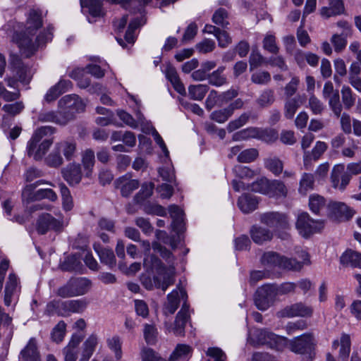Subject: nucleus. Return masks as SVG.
I'll use <instances>...</instances> for the list:
<instances>
[{
  "label": "nucleus",
  "instance_id": "nucleus-1",
  "mask_svg": "<svg viewBox=\"0 0 361 361\" xmlns=\"http://www.w3.org/2000/svg\"><path fill=\"white\" fill-rule=\"evenodd\" d=\"M43 25L42 11L38 8H31L27 16L26 27L25 31H15L13 41L16 43L21 54L25 58L33 56L40 47L51 41L53 37V27L49 26L44 30L33 40L37 31Z\"/></svg>",
  "mask_w": 361,
  "mask_h": 361
},
{
  "label": "nucleus",
  "instance_id": "nucleus-2",
  "mask_svg": "<svg viewBox=\"0 0 361 361\" xmlns=\"http://www.w3.org/2000/svg\"><path fill=\"white\" fill-rule=\"evenodd\" d=\"M302 262L293 258H288L280 254L269 251L264 252L261 257V263L269 267H279L291 271H300L304 264H309L310 256L306 252H302Z\"/></svg>",
  "mask_w": 361,
  "mask_h": 361
},
{
  "label": "nucleus",
  "instance_id": "nucleus-3",
  "mask_svg": "<svg viewBox=\"0 0 361 361\" xmlns=\"http://www.w3.org/2000/svg\"><path fill=\"white\" fill-rule=\"evenodd\" d=\"M316 345L312 333H305L289 339V350L295 354L306 355L310 360L314 357Z\"/></svg>",
  "mask_w": 361,
  "mask_h": 361
},
{
  "label": "nucleus",
  "instance_id": "nucleus-4",
  "mask_svg": "<svg viewBox=\"0 0 361 361\" xmlns=\"http://www.w3.org/2000/svg\"><path fill=\"white\" fill-rule=\"evenodd\" d=\"M295 226L299 233L302 237L307 238L324 228V221L314 220L307 212H303L298 214Z\"/></svg>",
  "mask_w": 361,
  "mask_h": 361
},
{
  "label": "nucleus",
  "instance_id": "nucleus-5",
  "mask_svg": "<svg viewBox=\"0 0 361 361\" xmlns=\"http://www.w3.org/2000/svg\"><path fill=\"white\" fill-rule=\"evenodd\" d=\"M59 106L62 109L61 113L67 119V123L72 120L76 114L83 112L85 109V104L77 94L63 97L59 101Z\"/></svg>",
  "mask_w": 361,
  "mask_h": 361
},
{
  "label": "nucleus",
  "instance_id": "nucleus-6",
  "mask_svg": "<svg viewBox=\"0 0 361 361\" xmlns=\"http://www.w3.org/2000/svg\"><path fill=\"white\" fill-rule=\"evenodd\" d=\"M276 297L275 284H265L257 289L254 296L255 304L257 309L264 311L274 303Z\"/></svg>",
  "mask_w": 361,
  "mask_h": 361
},
{
  "label": "nucleus",
  "instance_id": "nucleus-7",
  "mask_svg": "<svg viewBox=\"0 0 361 361\" xmlns=\"http://www.w3.org/2000/svg\"><path fill=\"white\" fill-rule=\"evenodd\" d=\"M10 68L13 75L24 85L30 83L32 79L30 69L25 65L19 56L11 54L9 59Z\"/></svg>",
  "mask_w": 361,
  "mask_h": 361
},
{
  "label": "nucleus",
  "instance_id": "nucleus-8",
  "mask_svg": "<svg viewBox=\"0 0 361 361\" xmlns=\"http://www.w3.org/2000/svg\"><path fill=\"white\" fill-rule=\"evenodd\" d=\"M62 228V221L46 212L39 216L36 223L37 231L40 235H44L49 231L60 232Z\"/></svg>",
  "mask_w": 361,
  "mask_h": 361
},
{
  "label": "nucleus",
  "instance_id": "nucleus-9",
  "mask_svg": "<svg viewBox=\"0 0 361 361\" xmlns=\"http://www.w3.org/2000/svg\"><path fill=\"white\" fill-rule=\"evenodd\" d=\"M330 217L336 221H349L356 213L355 209L341 202H333L329 204Z\"/></svg>",
  "mask_w": 361,
  "mask_h": 361
},
{
  "label": "nucleus",
  "instance_id": "nucleus-10",
  "mask_svg": "<svg viewBox=\"0 0 361 361\" xmlns=\"http://www.w3.org/2000/svg\"><path fill=\"white\" fill-rule=\"evenodd\" d=\"M258 337L261 343H269V347L276 351H283L286 347L289 348V339L286 337L263 330L259 331Z\"/></svg>",
  "mask_w": 361,
  "mask_h": 361
},
{
  "label": "nucleus",
  "instance_id": "nucleus-11",
  "mask_svg": "<svg viewBox=\"0 0 361 361\" xmlns=\"http://www.w3.org/2000/svg\"><path fill=\"white\" fill-rule=\"evenodd\" d=\"M39 142L40 140H34V138L31 137L27 145V155L32 157L36 161L42 159L53 143L51 139H45L39 144Z\"/></svg>",
  "mask_w": 361,
  "mask_h": 361
},
{
  "label": "nucleus",
  "instance_id": "nucleus-12",
  "mask_svg": "<svg viewBox=\"0 0 361 361\" xmlns=\"http://www.w3.org/2000/svg\"><path fill=\"white\" fill-rule=\"evenodd\" d=\"M313 309L302 302H296L288 305L280 310L277 314L280 317H310L312 315Z\"/></svg>",
  "mask_w": 361,
  "mask_h": 361
},
{
  "label": "nucleus",
  "instance_id": "nucleus-13",
  "mask_svg": "<svg viewBox=\"0 0 361 361\" xmlns=\"http://www.w3.org/2000/svg\"><path fill=\"white\" fill-rule=\"evenodd\" d=\"M259 221L269 228H286L288 221L287 216L278 212H269L260 215Z\"/></svg>",
  "mask_w": 361,
  "mask_h": 361
},
{
  "label": "nucleus",
  "instance_id": "nucleus-14",
  "mask_svg": "<svg viewBox=\"0 0 361 361\" xmlns=\"http://www.w3.org/2000/svg\"><path fill=\"white\" fill-rule=\"evenodd\" d=\"M190 319L189 305L184 302L181 309L176 314L173 326L171 327L173 333L178 336H184L185 325Z\"/></svg>",
  "mask_w": 361,
  "mask_h": 361
},
{
  "label": "nucleus",
  "instance_id": "nucleus-15",
  "mask_svg": "<svg viewBox=\"0 0 361 361\" xmlns=\"http://www.w3.org/2000/svg\"><path fill=\"white\" fill-rule=\"evenodd\" d=\"M141 280L142 285L147 290H152L155 287L161 289L164 292L174 283L173 276L171 274L164 276L162 279L159 276H154L153 279L149 276H142Z\"/></svg>",
  "mask_w": 361,
  "mask_h": 361
},
{
  "label": "nucleus",
  "instance_id": "nucleus-16",
  "mask_svg": "<svg viewBox=\"0 0 361 361\" xmlns=\"http://www.w3.org/2000/svg\"><path fill=\"white\" fill-rule=\"evenodd\" d=\"M19 361H41L39 350L35 338H31L21 350Z\"/></svg>",
  "mask_w": 361,
  "mask_h": 361
},
{
  "label": "nucleus",
  "instance_id": "nucleus-17",
  "mask_svg": "<svg viewBox=\"0 0 361 361\" xmlns=\"http://www.w3.org/2000/svg\"><path fill=\"white\" fill-rule=\"evenodd\" d=\"M143 265L147 272L156 273L158 276L169 274L166 271V266L161 259L154 255H149L144 259Z\"/></svg>",
  "mask_w": 361,
  "mask_h": 361
},
{
  "label": "nucleus",
  "instance_id": "nucleus-18",
  "mask_svg": "<svg viewBox=\"0 0 361 361\" xmlns=\"http://www.w3.org/2000/svg\"><path fill=\"white\" fill-rule=\"evenodd\" d=\"M169 212L172 219V230L178 235L183 233L185 230L183 211L178 206L172 204L169 206Z\"/></svg>",
  "mask_w": 361,
  "mask_h": 361
},
{
  "label": "nucleus",
  "instance_id": "nucleus-19",
  "mask_svg": "<svg viewBox=\"0 0 361 361\" xmlns=\"http://www.w3.org/2000/svg\"><path fill=\"white\" fill-rule=\"evenodd\" d=\"M63 178L71 185H78L82 179V173L80 164L72 163L62 170Z\"/></svg>",
  "mask_w": 361,
  "mask_h": 361
},
{
  "label": "nucleus",
  "instance_id": "nucleus-20",
  "mask_svg": "<svg viewBox=\"0 0 361 361\" xmlns=\"http://www.w3.org/2000/svg\"><path fill=\"white\" fill-rule=\"evenodd\" d=\"M116 187L120 188L123 197H128L137 189L140 183L137 180L130 179L128 175L120 177L115 181Z\"/></svg>",
  "mask_w": 361,
  "mask_h": 361
},
{
  "label": "nucleus",
  "instance_id": "nucleus-21",
  "mask_svg": "<svg viewBox=\"0 0 361 361\" xmlns=\"http://www.w3.org/2000/svg\"><path fill=\"white\" fill-rule=\"evenodd\" d=\"M93 248L98 255L102 264L106 265L110 269L116 266V259L111 249L104 247L99 243H94Z\"/></svg>",
  "mask_w": 361,
  "mask_h": 361
},
{
  "label": "nucleus",
  "instance_id": "nucleus-22",
  "mask_svg": "<svg viewBox=\"0 0 361 361\" xmlns=\"http://www.w3.org/2000/svg\"><path fill=\"white\" fill-rule=\"evenodd\" d=\"M66 300L54 299L49 302L44 310V314L49 317L57 315L59 317H68Z\"/></svg>",
  "mask_w": 361,
  "mask_h": 361
},
{
  "label": "nucleus",
  "instance_id": "nucleus-23",
  "mask_svg": "<svg viewBox=\"0 0 361 361\" xmlns=\"http://www.w3.org/2000/svg\"><path fill=\"white\" fill-rule=\"evenodd\" d=\"M258 203L257 197L250 193H244L238 200V206L245 214L255 211L257 208Z\"/></svg>",
  "mask_w": 361,
  "mask_h": 361
},
{
  "label": "nucleus",
  "instance_id": "nucleus-24",
  "mask_svg": "<svg viewBox=\"0 0 361 361\" xmlns=\"http://www.w3.org/2000/svg\"><path fill=\"white\" fill-rule=\"evenodd\" d=\"M250 233L254 243L259 245L269 241L273 238V233L268 228L256 225L252 226Z\"/></svg>",
  "mask_w": 361,
  "mask_h": 361
},
{
  "label": "nucleus",
  "instance_id": "nucleus-25",
  "mask_svg": "<svg viewBox=\"0 0 361 361\" xmlns=\"http://www.w3.org/2000/svg\"><path fill=\"white\" fill-rule=\"evenodd\" d=\"M18 282V279L17 276L13 273H11L6 283L4 290V305L7 307L11 305L13 296L17 288Z\"/></svg>",
  "mask_w": 361,
  "mask_h": 361
},
{
  "label": "nucleus",
  "instance_id": "nucleus-26",
  "mask_svg": "<svg viewBox=\"0 0 361 361\" xmlns=\"http://www.w3.org/2000/svg\"><path fill=\"white\" fill-rule=\"evenodd\" d=\"M340 263L344 267L361 268V254L352 250H347L341 255Z\"/></svg>",
  "mask_w": 361,
  "mask_h": 361
},
{
  "label": "nucleus",
  "instance_id": "nucleus-27",
  "mask_svg": "<svg viewBox=\"0 0 361 361\" xmlns=\"http://www.w3.org/2000/svg\"><path fill=\"white\" fill-rule=\"evenodd\" d=\"M326 149L327 145L324 142L317 141L315 146L312 149L311 154L305 152L303 159L305 169H309L308 165L310 164L312 159H314V161L319 159Z\"/></svg>",
  "mask_w": 361,
  "mask_h": 361
},
{
  "label": "nucleus",
  "instance_id": "nucleus-28",
  "mask_svg": "<svg viewBox=\"0 0 361 361\" xmlns=\"http://www.w3.org/2000/svg\"><path fill=\"white\" fill-rule=\"evenodd\" d=\"M329 6H324L321 9V15L326 18L338 16L343 13L344 4L342 0H328Z\"/></svg>",
  "mask_w": 361,
  "mask_h": 361
},
{
  "label": "nucleus",
  "instance_id": "nucleus-29",
  "mask_svg": "<svg viewBox=\"0 0 361 361\" xmlns=\"http://www.w3.org/2000/svg\"><path fill=\"white\" fill-rule=\"evenodd\" d=\"M44 183V180H39L36 181L34 183L27 185L22 191V202L24 205H26L27 207V205L35 201H38V199H37V191H35V188L40 185L41 183Z\"/></svg>",
  "mask_w": 361,
  "mask_h": 361
},
{
  "label": "nucleus",
  "instance_id": "nucleus-30",
  "mask_svg": "<svg viewBox=\"0 0 361 361\" xmlns=\"http://www.w3.org/2000/svg\"><path fill=\"white\" fill-rule=\"evenodd\" d=\"M56 146L61 154L63 153L67 161L72 160L76 153V142L73 140H67L57 142Z\"/></svg>",
  "mask_w": 361,
  "mask_h": 361
},
{
  "label": "nucleus",
  "instance_id": "nucleus-31",
  "mask_svg": "<svg viewBox=\"0 0 361 361\" xmlns=\"http://www.w3.org/2000/svg\"><path fill=\"white\" fill-rule=\"evenodd\" d=\"M38 120L41 122H52L61 126L67 124V119L63 117L61 111H46L39 114Z\"/></svg>",
  "mask_w": 361,
  "mask_h": 361
},
{
  "label": "nucleus",
  "instance_id": "nucleus-32",
  "mask_svg": "<svg viewBox=\"0 0 361 361\" xmlns=\"http://www.w3.org/2000/svg\"><path fill=\"white\" fill-rule=\"evenodd\" d=\"M288 190L285 184L279 180H270L267 195L269 197H286Z\"/></svg>",
  "mask_w": 361,
  "mask_h": 361
},
{
  "label": "nucleus",
  "instance_id": "nucleus-33",
  "mask_svg": "<svg viewBox=\"0 0 361 361\" xmlns=\"http://www.w3.org/2000/svg\"><path fill=\"white\" fill-rule=\"evenodd\" d=\"M95 163L94 152L91 149H87L82 154V164L86 177H90Z\"/></svg>",
  "mask_w": 361,
  "mask_h": 361
},
{
  "label": "nucleus",
  "instance_id": "nucleus-34",
  "mask_svg": "<svg viewBox=\"0 0 361 361\" xmlns=\"http://www.w3.org/2000/svg\"><path fill=\"white\" fill-rule=\"evenodd\" d=\"M97 344V336L91 335L83 343V349L79 361H88L94 352Z\"/></svg>",
  "mask_w": 361,
  "mask_h": 361
},
{
  "label": "nucleus",
  "instance_id": "nucleus-35",
  "mask_svg": "<svg viewBox=\"0 0 361 361\" xmlns=\"http://www.w3.org/2000/svg\"><path fill=\"white\" fill-rule=\"evenodd\" d=\"M104 0H81V6L88 8L91 16L101 17L104 15L102 2Z\"/></svg>",
  "mask_w": 361,
  "mask_h": 361
},
{
  "label": "nucleus",
  "instance_id": "nucleus-36",
  "mask_svg": "<svg viewBox=\"0 0 361 361\" xmlns=\"http://www.w3.org/2000/svg\"><path fill=\"white\" fill-rule=\"evenodd\" d=\"M191 348L185 344H178L169 357V361H185L191 353Z\"/></svg>",
  "mask_w": 361,
  "mask_h": 361
},
{
  "label": "nucleus",
  "instance_id": "nucleus-37",
  "mask_svg": "<svg viewBox=\"0 0 361 361\" xmlns=\"http://www.w3.org/2000/svg\"><path fill=\"white\" fill-rule=\"evenodd\" d=\"M224 66H219L216 71L208 74L207 79L212 85L220 87L227 82L226 77L224 75Z\"/></svg>",
  "mask_w": 361,
  "mask_h": 361
},
{
  "label": "nucleus",
  "instance_id": "nucleus-38",
  "mask_svg": "<svg viewBox=\"0 0 361 361\" xmlns=\"http://www.w3.org/2000/svg\"><path fill=\"white\" fill-rule=\"evenodd\" d=\"M264 164V167L276 176H279L283 171V161L276 157L265 159Z\"/></svg>",
  "mask_w": 361,
  "mask_h": 361
},
{
  "label": "nucleus",
  "instance_id": "nucleus-39",
  "mask_svg": "<svg viewBox=\"0 0 361 361\" xmlns=\"http://www.w3.org/2000/svg\"><path fill=\"white\" fill-rule=\"evenodd\" d=\"M278 132L274 129L266 128L259 129L256 128L255 137L258 138L265 142L271 143L278 139Z\"/></svg>",
  "mask_w": 361,
  "mask_h": 361
},
{
  "label": "nucleus",
  "instance_id": "nucleus-40",
  "mask_svg": "<svg viewBox=\"0 0 361 361\" xmlns=\"http://www.w3.org/2000/svg\"><path fill=\"white\" fill-rule=\"evenodd\" d=\"M71 280L76 296L85 294L91 286V281L86 278H72Z\"/></svg>",
  "mask_w": 361,
  "mask_h": 361
},
{
  "label": "nucleus",
  "instance_id": "nucleus-41",
  "mask_svg": "<svg viewBox=\"0 0 361 361\" xmlns=\"http://www.w3.org/2000/svg\"><path fill=\"white\" fill-rule=\"evenodd\" d=\"M67 315L70 316L72 313H81L87 307V302L84 299L66 300Z\"/></svg>",
  "mask_w": 361,
  "mask_h": 361
},
{
  "label": "nucleus",
  "instance_id": "nucleus-42",
  "mask_svg": "<svg viewBox=\"0 0 361 361\" xmlns=\"http://www.w3.org/2000/svg\"><path fill=\"white\" fill-rule=\"evenodd\" d=\"M209 90L207 85H191L188 87V94L190 99L201 101Z\"/></svg>",
  "mask_w": 361,
  "mask_h": 361
},
{
  "label": "nucleus",
  "instance_id": "nucleus-43",
  "mask_svg": "<svg viewBox=\"0 0 361 361\" xmlns=\"http://www.w3.org/2000/svg\"><path fill=\"white\" fill-rule=\"evenodd\" d=\"M142 18H135L129 23L126 32L124 39L128 44H134L135 42V31L142 25Z\"/></svg>",
  "mask_w": 361,
  "mask_h": 361
},
{
  "label": "nucleus",
  "instance_id": "nucleus-44",
  "mask_svg": "<svg viewBox=\"0 0 361 361\" xmlns=\"http://www.w3.org/2000/svg\"><path fill=\"white\" fill-rule=\"evenodd\" d=\"M81 267V263L75 255L66 257L60 264V268L63 271H76Z\"/></svg>",
  "mask_w": 361,
  "mask_h": 361
},
{
  "label": "nucleus",
  "instance_id": "nucleus-45",
  "mask_svg": "<svg viewBox=\"0 0 361 361\" xmlns=\"http://www.w3.org/2000/svg\"><path fill=\"white\" fill-rule=\"evenodd\" d=\"M326 99H328L329 106L334 115L338 118L340 117L343 106L340 101L338 90H336L334 94H330V97H328Z\"/></svg>",
  "mask_w": 361,
  "mask_h": 361
},
{
  "label": "nucleus",
  "instance_id": "nucleus-46",
  "mask_svg": "<svg viewBox=\"0 0 361 361\" xmlns=\"http://www.w3.org/2000/svg\"><path fill=\"white\" fill-rule=\"evenodd\" d=\"M66 324L61 320L52 329L51 332V339L53 342L59 343L62 342L66 335Z\"/></svg>",
  "mask_w": 361,
  "mask_h": 361
},
{
  "label": "nucleus",
  "instance_id": "nucleus-47",
  "mask_svg": "<svg viewBox=\"0 0 361 361\" xmlns=\"http://www.w3.org/2000/svg\"><path fill=\"white\" fill-rule=\"evenodd\" d=\"M44 161L50 167L57 168L62 165L63 162V157L56 145H55L51 153L45 158Z\"/></svg>",
  "mask_w": 361,
  "mask_h": 361
},
{
  "label": "nucleus",
  "instance_id": "nucleus-48",
  "mask_svg": "<svg viewBox=\"0 0 361 361\" xmlns=\"http://www.w3.org/2000/svg\"><path fill=\"white\" fill-rule=\"evenodd\" d=\"M154 187V185L152 183L142 185L141 189L134 197L135 202L136 204H141L143 201L149 197L153 193Z\"/></svg>",
  "mask_w": 361,
  "mask_h": 361
},
{
  "label": "nucleus",
  "instance_id": "nucleus-49",
  "mask_svg": "<svg viewBox=\"0 0 361 361\" xmlns=\"http://www.w3.org/2000/svg\"><path fill=\"white\" fill-rule=\"evenodd\" d=\"M326 206L325 199L319 195H313L310 197V209L315 214H319L320 211Z\"/></svg>",
  "mask_w": 361,
  "mask_h": 361
},
{
  "label": "nucleus",
  "instance_id": "nucleus-50",
  "mask_svg": "<svg viewBox=\"0 0 361 361\" xmlns=\"http://www.w3.org/2000/svg\"><path fill=\"white\" fill-rule=\"evenodd\" d=\"M341 348L339 350V359L341 361H348L350 352V338L348 334H343L341 337Z\"/></svg>",
  "mask_w": 361,
  "mask_h": 361
},
{
  "label": "nucleus",
  "instance_id": "nucleus-51",
  "mask_svg": "<svg viewBox=\"0 0 361 361\" xmlns=\"http://www.w3.org/2000/svg\"><path fill=\"white\" fill-rule=\"evenodd\" d=\"M228 14L227 11L224 8H218L212 16V22L223 28H227L229 25L228 21Z\"/></svg>",
  "mask_w": 361,
  "mask_h": 361
},
{
  "label": "nucleus",
  "instance_id": "nucleus-52",
  "mask_svg": "<svg viewBox=\"0 0 361 361\" xmlns=\"http://www.w3.org/2000/svg\"><path fill=\"white\" fill-rule=\"evenodd\" d=\"M62 197L63 208L66 211H71L73 207V198L71 192L64 183L59 184Z\"/></svg>",
  "mask_w": 361,
  "mask_h": 361
},
{
  "label": "nucleus",
  "instance_id": "nucleus-53",
  "mask_svg": "<svg viewBox=\"0 0 361 361\" xmlns=\"http://www.w3.org/2000/svg\"><path fill=\"white\" fill-rule=\"evenodd\" d=\"M342 102L346 109H350L355 105L356 97L353 94L348 86H343L341 89Z\"/></svg>",
  "mask_w": 361,
  "mask_h": 361
},
{
  "label": "nucleus",
  "instance_id": "nucleus-54",
  "mask_svg": "<svg viewBox=\"0 0 361 361\" xmlns=\"http://www.w3.org/2000/svg\"><path fill=\"white\" fill-rule=\"evenodd\" d=\"M275 101L274 92L271 89L264 90L258 99L257 103L261 107H267L271 106Z\"/></svg>",
  "mask_w": 361,
  "mask_h": 361
},
{
  "label": "nucleus",
  "instance_id": "nucleus-55",
  "mask_svg": "<svg viewBox=\"0 0 361 361\" xmlns=\"http://www.w3.org/2000/svg\"><path fill=\"white\" fill-rule=\"evenodd\" d=\"M259 156L258 150L255 148L245 149L239 153L237 160L240 163H250L254 161Z\"/></svg>",
  "mask_w": 361,
  "mask_h": 361
},
{
  "label": "nucleus",
  "instance_id": "nucleus-56",
  "mask_svg": "<svg viewBox=\"0 0 361 361\" xmlns=\"http://www.w3.org/2000/svg\"><path fill=\"white\" fill-rule=\"evenodd\" d=\"M267 59L264 58L257 49H252L250 57H249V63H250V70L252 71V70L259 67L263 63L267 64Z\"/></svg>",
  "mask_w": 361,
  "mask_h": 361
},
{
  "label": "nucleus",
  "instance_id": "nucleus-57",
  "mask_svg": "<svg viewBox=\"0 0 361 361\" xmlns=\"http://www.w3.org/2000/svg\"><path fill=\"white\" fill-rule=\"evenodd\" d=\"M314 184L313 174L304 173L300 181V192L305 194L308 190L313 189Z\"/></svg>",
  "mask_w": 361,
  "mask_h": 361
},
{
  "label": "nucleus",
  "instance_id": "nucleus-58",
  "mask_svg": "<svg viewBox=\"0 0 361 361\" xmlns=\"http://www.w3.org/2000/svg\"><path fill=\"white\" fill-rule=\"evenodd\" d=\"M269 180L265 177L257 179L250 184V190L263 195H267Z\"/></svg>",
  "mask_w": 361,
  "mask_h": 361
},
{
  "label": "nucleus",
  "instance_id": "nucleus-59",
  "mask_svg": "<svg viewBox=\"0 0 361 361\" xmlns=\"http://www.w3.org/2000/svg\"><path fill=\"white\" fill-rule=\"evenodd\" d=\"M250 116V115L248 113L242 114L238 118L233 120L228 123L226 127L227 130L229 133H231L241 128L247 123Z\"/></svg>",
  "mask_w": 361,
  "mask_h": 361
},
{
  "label": "nucleus",
  "instance_id": "nucleus-60",
  "mask_svg": "<svg viewBox=\"0 0 361 361\" xmlns=\"http://www.w3.org/2000/svg\"><path fill=\"white\" fill-rule=\"evenodd\" d=\"M167 299L168 303L166 305V309L169 314H173L178 309L180 303L178 291L174 290L168 294Z\"/></svg>",
  "mask_w": 361,
  "mask_h": 361
},
{
  "label": "nucleus",
  "instance_id": "nucleus-61",
  "mask_svg": "<svg viewBox=\"0 0 361 361\" xmlns=\"http://www.w3.org/2000/svg\"><path fill=\"white\" fill-rule=\"evenodd\" d=\"M143 210L147 214L157 215L160 216H166V209L158 204L148 202L144 205Z\"/></svg>",
  "mask_w": 361,
  "mask_h": 361
},
{
  "label": "nucleus",
  "instance_id": "nucleus-62",
  "mask_svg": "<svg viewBox=\"0 0 361 361\" xmlns=\"http://www.w3.org/2000/svg\"><path fill=\"white\" fill-rule=\"evenodd\" d=\"M152 247L155 252L159 253L161 257L166 259L168 263H173L174 261V257L172 252L162 246L159 243L153 242Z\"/></svg>",
  "mask_w": 361,
  "mask_h": 361
},
{
  "label": "nucleus",
  "instance_id": "nucleus-63",
  "mask_svg": "<svg viewBox=\"0 0 361 361\" xmlns=\"http://www.w3.org/2000/svg\"><path fill=\"white\" fill-rule=\"evenodd\" d=\"M144 337L146 343L153 345L157 341V330L152 324H145L143 330Z\"/></svg>",
  "mask_w": 361,
  "mask_h": 361
},
{
  "label": "nucleus",
  "instance_id": "nucleus-64",
  "mask_svg": "<svg viewBox=\"0 0 361 361\" xmlns=\"http://www.w3.org/2000/svg\"><path fill=\"white\" fill-rule=\"evenodd\" d=\"M299 106L298 99L295 97L286 101L284 113L286 118L288 119L293 118Z\"/></svg>",
  "mask_w": 361,
  "mask_h": 361
}]
</instances>
